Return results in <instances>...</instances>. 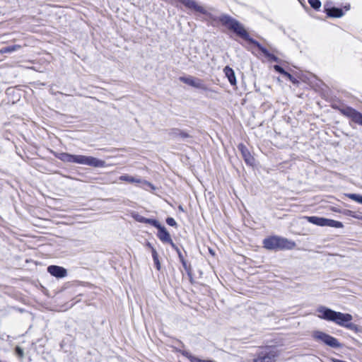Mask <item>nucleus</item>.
I'll list each match as a JSON object with an SVG mask.
<instances>
[{
    "label": "nucleus",
    "instance_id": "3",
    "mask_svg": "<svg viewBox=\"0 0 362 362\" xmlns=\"http://www.w3.org/2000/svg\"><path fill=\"white\" fill-rule=\"evenodd\" d=\"M264 247L269 250L277 249H293L296 244L294 242L287 240L286 238L277 236H272L266 238L263 241Z\"/></svg>",
    "mask_w": 362,
    "mask_h": 362
},
{
    "label": "nucleus",
    "instance_id": "2",
    "mask_svg": "<svg viewBox=\"0 0 362 362\" xmlns=\"http://www.w3.org/2000/svg\"><path fill=\"white\" fill-rule=\"evenodd\" d=\"M219 21L223 25L226 26L228 29L233 30L238 35L245 40H250L249 35L243 25L232 17L223 14L218 18Z\"/></svg>",
    "mask_w": 362,
    "mask_h": 362
},
{
    "label": "nucleus",
    "instance_id": "17",
    "mask_svg": "<svg viewBox=\"0 0 362 362\" xmlns=\"http://www.w3.org/2000/svg\"><path fill=\"white\" fill-rule=\"evenodd\" d=\"M75 156L67 153H60L57 155V158L66 163H75Z\"/></svg>",
    "mask_w": 362,
    "mask_h": 362
},
{
    "label": "nucleus",
    "instance_id": "23",
    "mask_svg": "<svg viewBox=\"0 0 362 362\" xmlns=\"http://www.w3.org/2000/svg\"><path fill=\"white\" fill-rule=\"evenodd\" d=\"M344 195L358 203L362 204V195L361 194L349 193L345 194Z\"/></svg>",
    "mask_w": 362,
    "mask_h": 362
},
{
    "label": "nucleus",
    "instance_id": "5",
    "mask_svg": "<svg viewBox=\"0 0 362 362\" xmlns=\"http://www.w3.org/2000/svg\"><path fill=\"white\" fill-rule=\"evenodd\" d=\"M74 163L94 168H104L106 166V163L104 160L85 155H76Z\"/></svg>",
    "mask_w": 362,
    "mask_h": 362
},
{
    "label": "nucleus",
    "instance_id": "24",
    "mask_svg": "<svg viewBox=\"0 0 362 362\" xmlns=\"http://www.w3.org/2000/svg\"><path fill=\"white\" fill-rule=\"evenodd\" d=\"M204 90L207 93L206 95L207 97L212 98V99H216V95L218 93V92L217 90L211 89L209 88H208V90Z\"/></svg>",
    "mask_w": 362,
    "mask_h": 362
},
{
    "label": "nucleus",
    "instance_id": "33",
    "mask_svg": "<svg viewBox=\"0 0 362 362\" xmlns=\"http://www.w3.org/2000/svg\"><path fill=\"white\" fill-rule=\"evenodd\" d=\"M16 351L17 354L20 357H23V351L22 349H21L20 347L17 346L16 349Z\"/></svg>",
    "mask_w": 362,
    "mask_h": 362
},
{
    "label": "nucleus",
    "instance_id": "25",
    "mask_svg": "<svg viewBox=\"0 0 362 362\" xmlns=\"http://www.w3.org/2000/svg\"><path fill=\"white\" fill-rule=\"evenodd\" d=\"M308 3L312 8L318 10L321 7V2L320 0H308Z\"/></svg>",
    "mask_w": 362,
    "mask_h": 362
},
{
    "label": "nucleus",
    "instance_id": "34",
    "mask_svg": "<svg viewBox=\"0 0 362 362\" xmlns=\"http://www.w3.org/2000/svg\"><path fill=\"white\" fill-rule=\"evenodd\" d=\"M268 58L269 59H271V60L274 61V62H277L278 61V58L276 56H274V54H271L270 57H269Z\"/></svg>",
    "mask_w": 362,
    "mask_h": 362
},
{
    "label": "nucleus",
    "instance_id": "29",
    "mask_svg": "<svg viewBox=\"0 0 362 362\" xmlns=\"http://www.w3.org/2000/svg\"><path fill=\"white\" fill-rule=\"evenodd\" d=\"M166 223L170 226H176L177 223L173 218L168 217L166 219Z\"/></svg>",
    "mask_w": 362,
    "mask_h": 362
},
{
    "label": "nucleus",
    "instance_id": "6",
    "mask_svg": "<svg viewBox=\"0 0 362 362\" xmlns=\"http://www.w3.org/2000/svg\"><path fill=\"white\" fill-rule=\"evenodd\" d=\"M312 336L315 341L322 342L330 347L338 348L341 346L336 338L322 331H314Z\"/></svg>",
    "mask_w": 362,
    "mask_h": 362
},
{
    "label": "nucleus",
    "instance_id": "12",
    "mask_svg": "<svg viewBox=\"0 0 362 362\" xmlns=\"http://www.w3.org/2000/svg\"><path fill=\"white\" fill-rule=\"evenodd\" d=\"M238 149L240 151L245 163L249 165H253L255 164V158L250 154L246 146L240 144L238 145Z\"/></svg>",
    "mask_w": 362,
    "mask_h": 362
},
{
    "label": "nucleus",
    "instance_id": "26",
    "mask_svg": "<svg viewBox=\"0 0 362 362\" xmlns=\"http://www.w3.org/2000/svg\"><path fill=\"white\" fill-rule=\"evenodd\" d=\"M252 42L257 45V47L262 51V52L267 57H270V54L271 53H269L268 52V50L264 48V47H262L260 44H259L258 42H254L252 41Z\"/></svg>",
    "mask_w": 362,
    "mask_h": 362
},
{
    "label": "nucleus",
    "instance_id": "9",
    "mask_svg": "<svg viewBox=\"0 0 362 362\" xmlns=\"http://www.w3.org/2000/svg\"><path fill=\"white\" fill-rule=\"evenodd\" d=\"M341 112L353 122L362 125V114L359 112L349 107L341 109Z\"/></svg>",
    "mask_w": 362,
    "mask_h": 362
},
{
    "label": "nucleus",
    "instance_id": "1",
    "mask_svg": "<svg viewBox=\"0 0 362 362\" xmlns=\"http://www.w3.org/2000/svg\"><path fill=\"white\" fill-rule=\"evenodd\" d=\"M317 315L318 317L334 322L335 324L351 329H354L356 326L351 321L353 317L349 313H342L327 308L325 306H320L317 309Z\"/></svg>",
    "mask_w": 362,
    "mask_h": 362
},
{
    "label": "nucleus",
    "instance_id": "11",
    "mask_svg": "<svg viewBox=\"0 0 362 362\" xmlns=\"http://www.w3.org/2000/svg\"><path fill=\"white\" fill-rule=\"evenodd\" d=\"M47 272L57 278H64L66 276V269L64 267L51 265L47 267Z\"/></svg>",
    "mask_w": 362,
    "mask_h": 362
},
{
    "label": "nucleus",
    "instance_id": "28",
    "mask_svg": "<svg viewBox=\"0 0 362 362\" xmlns=\"http://www.w3.org/2000/svg\"><path fill=\"white\" fill-rule=\"evenodd\" d=\"M252 42L257 45V47L262 51V52L267 57H270V54L271 53H269L268 52V50L264 48V47H262L260 44H259L258 42H254L252 41Z\"/></svg>",
    "mask_w": 362,
    "mask_h": 362
},
{
    "label": "nucleus",
    "instance_id": "15",
    "mask_svg": "<svg viewBox=\"0 0 362 362\" xmlns=\"http://www.w3.org/2000/svg\"><path fill=\"white\" fill-rule=\"evenodd\" d=\"M325 11L328 16L333 18H340L342 17L344 14L342 9L334 7L330 8H325Z\"/></svg>",
    "mask_w": 362,
    "mask_h": 362
},
{
    "label": "nucleus",
    "instance_id": "10",
    "mask_svg": "<svg viewBox=\"0 0 362 362\" xmlns=\"http://www.w3.org/2000/svg\"><path fill=\"white\" fill-rule=\"evenodd\" d=\"M156 228L158 230L157 236L159 240L164 243H169L173 248H176V245L173 243L170 235L167 231L166 228L160 223L158 224V226H156Z\"/></svg>",
    "mask_w": 362,
    "mask_h": 362
},
{
    "label": "nucleus",
    "instance_id": "16",
    "mask_svg": "<svg viewBox=\"0 0 362 362\" xmlns=\"http://www.w3.org/2000/svg\"><path fill=\"white\" fill-rule=\"evenodd\" d=\"M304 218H305L308 222L318 226H325V218L323 217H318V216H305Z\"/></svg>",
    "mask_w": 362,
    "mask_h": 362
},
{
    "label": "nucleus",
    "instance_id": "14",
    "mask_svg": "<svg viewBox=\"0 0 362 362\" xmlns=\"http://www.w3.org/2000/svg\"><path fill=\"white\" fill-rule=\"evenodd\" d=\"M225 76L228 78V81L232 86H235L237 83L236 78L234 71L229 66H226L223 69Z\"/></svg>",
    "mask_w": 362,
    "mask_h": 362
},
{
    "label": "nucleus",
    "instance_id": "22",
    "mask_svg": "<svg viewBox=\"0 0 362 362\" xmlns=\"http://www.w3.org/2000/svg\"><path fill=\"white\" fill-rule=\"evenodd\" d=\"M19 48H20L19 45H12V46L6 47L1 49L0 53L4 54V53L12 52L18 50Z\"/></svg>",
    "mask_w": 362,
    "mask_h": 362
},
{
    "label": "nucleus",
    "instance_id": "8",
    "mask_svg": "<svg viewBox=\"0 0 362 362\" xmlns=\"http://www.w3.org/2000/svg\"><path fill=\"white\" fill-rule=\"evenodd\" d=\"M119 180L121 181L127 182L129 183H139L141 185V187L145 190L147 189V187H150L152 189H155V187L150 182L146 180H143L139 178L134 177L133 176L129 175H123L119 177Z\"/></svg>",
    "mask_w": 362,
    "mask_h": 362
},
{
    "label": "nucleus",
    "instance_id": "7",
    "mask_svg": "<svg viewBox=\"0 0 362 362\" xmlns=\"http://www.w3.org/2000/svg\"><path fill=\"white\" fill-rule=\"evenodd\" d=\"M180 81L183 82L185 84H187L192 87L201 89V90H208V87L204 84L202 80L195 78L191 76H181L180 77Z\"/></svg>",
    "mask_w": 362,
    "mask_h": 362
},
{
    "label": "nucleus",
    "instance_id": "32",
    "mask_svg": "<svg viewBox=\"0 0 362 362\" xmlns=\"http://www.w3.org/2000/svg\"><path fill=\"white\" fill-rule=\"evenodd\" d=\"M346 215H349V216H352V217H354V218H358V219H362V218H361V217H359V216H358L355 215V214H354V212H352L351 211H347L346 212Z\"/></svg>",
    "mask_w": 362,
    "mask_h": 362
},
{
    "label": "nucleus",
    "instance_id": "4",
    "mask_svg": "<svg viewBox=\"0 0 362 362\" xmlns=\"http://www.w3.org/2000/svg\"><path fill=\"white\" fill-rule=\"evenodd\" d=\"M279 354L275 346L262 347L253 362H275Z\"/></svg>",
    "mask_w": 362,
    "mask_h": 362
},
{
    "label": "nucleus",
    "instance_id": "27",
    "mask_svg": "<svg viewBox=\"0 0 362 362\" xmlns=\"http://www.w3.org/2000/svg\"><path fill=\"white\" fill-rule=\"evenodd\" d=\"M252 42L257 45V47L262 51V52L267 57H270V54L271 53H269L268 52V50L264 48V47H262L260 44H259L258 42H254L252 41Z\"/></svg>",
    "mask_w": 362,
    "mask_h": 362
},
{
    "label": "nucleus",
    "instance_id": "31",
    "mask_svg": "<svg viewBox=\"0 0 362 362\" xmlns=\"http://www.w3.org/2000/svg\"><path fill=\"white\" fill-rule=\"evenodd\" d=\"M285 76L293 83H296L297 82V80L293 77L289 73H285Z\"/></svg>",
    "mask_w": 362,
    "mask_h": 362
},
{
    "label": "nucleus",
    "instance_id": "21",
    "mask_svg": "<svg viewBox=\"0 0 362 362\" xmlns=\"http://www.w3.org/2000/svg\"><path fill=\"white\" fill-rule=\"evenodd\" d=\"M148 245L151 248L152 257H153V259L154 264L156 265V267L158 270H160V263L158 259V253H157L156 250L151 245L150 243H148Z\"/></svg>",
    "mask_w": 362,
    "mask_h": 362
},
{
    "label": "nucleus",
    "instance_id": "35",
    "mask_svg": "<svg viewBox=\"0 0 362 362\" xmlns=\"http://www.w3.org/2000/svg\"><path fill=\"white\" fill-rule=\"evenodd\" d=\"M346 11H348L349 9V6H345Z\"/></svg>",
    "mask_w": 362,
    "mask_h": 362
},
{
    "label": "nucleus",
    "instance_id": "30",
    "mask_svg": "<svg viewBox=\"0 0 362 362\" xmlns=\"http://www.w3.org/2000/svg\"><path fill=\"white\" fill-rule=\"evenodd\" d=\"M274 69L276 71H278L279 73H281V74H284V76H285V73H287L286 71H285L284 70V69H283V68H281V67L280 66H279V65H275V66H274Z\"/></svg>",
    "mask_w": 362,
    "mask_h": 362
},
{
    "label": "nucleus",
    "instance_id": "18",
    "mask_svg": "<svg viewBox=\"0 0 362 362\" xmlns=\"http://www.w3.org/2000/svg\"><path fill=\"white\" fill-rule=\"evenodd\" d=\"M182 355L184 356H185L186 358H187L190 362H214L210 360L201 359L195 356H193L189 351H182Z\"/></svg>",
    "mask_w": 362,
    "mask_h": 362
},
{
    "label": "nucleus",
    "instance_id": "13",
    "mask_svg": "<svg viewBox=\"0 0 362 362\" xmlns=\"http://www.w3.org/2000/svg\"><path fill=\"white\" fill-rule=\"evenodd\" d=\"M178 1L182 2L185 6H187L189 8H192V9L195 10L196 11L204 13V14L207 13L206 10L203 6L199 5L194 0H178Z\"/></svg>",
    "mask_w": 362,
    "mask_h": 362
},
{
    "label": "nucleus",
    "instance_id": "20",
    "mask_svg": "<svg viewBox=\"0 0 362 362\" xmlns=\"http://www.w3.org/2000/svg\"><path fill=\"white\" fill-rule=\"evenodd\" d=\"M135 218L139 222L148 223L155 227L158 226V224H159V222L155 219L146 218H144L143 216H139L135 217Z\"/></svg>",
    "mask_w": 362,
    "mask_h": 362
},
{
    "label": "nucleus",
    "instance_id": "19",
    "mask_svg": "<svg viewBox=\"0 0 362 362\" xmlns=\"http://www.w3.org/2000/svg\"><path fill=\"white\" fill-rule=\"evenodd\" d=\"M325 226L331 228H341L344 225L341 222L333 219L325 218Z\"/></svg>",
    "mask_w": 362,
    "mask_h": 362
}]
</instances>
